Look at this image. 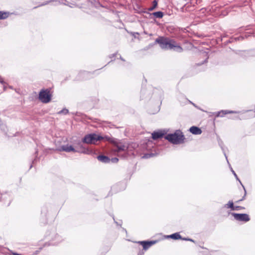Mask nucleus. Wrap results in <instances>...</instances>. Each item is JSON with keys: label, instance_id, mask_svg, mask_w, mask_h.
Segmentation results:
<instances>
[{"label": "nucleus", "instance_id": "19", "mask_svg": "<svg viewBox=\"0 0 255 255\" xmlns=\"http://www.w3.org/2000/svg\"><path fill=\"white\" fill-rule=\"evenodd\" d=\"M157 3H158V2H157V0H154L152 2L153 5H152L151 7H150L148 8V10L152 11V10H154L155 8V7L157 6Z\"/></svg>", "mask_w": 255, "mask_h": 255}, {"label": "nucleus", "instance_id": "33", "mask_svg": "<svg viewBox=\"0 0 255 255\" xmlns=\"http://www.w3.org/2000/svg\"><path fill=\"white\" fill-rule=\"evenodd\" d=\"M120 59H121L123 61H125V59L122 56H120Z\"/></svg>", "mask_w": 255, "mask_h": 255}, {"label": "nucleus", "instance_id": "35", "mask_svg": "<svg viewBox=\"0 0 255 255\" xmlns=\"http://www.w3.org/2000/svg\"><path fill=\"white\" fill-rule=\"evenodd\" d=\"M203 54L204 55V56H206V53H203Z\"/></svg>", "mask_w": 255, "mask_h": 255}, {"label": "nucleus", "instance_id": "22", "mask_svg": "<svg viewBox=\"0 0 255 255\" xmlns=\"http://www.w3.org/2000/svg\"><path fill=\"white\" fill-rule=\"evenodd\" d=\"M68 110L66 109V108H64L63 109H62V110L60 111L59 112H58V114H63V115H66L68 113Z\"/></svg>", "mask_w": 255, "mask_h": 255}, {"label": "nucleus", "instance_id": "27", "mask_svg": "<svg viewBox=\"0 0 255 255\" xmlns=\"http://www.w3.org/2000/svg\"><path fill=\"white\" fill-rule=\"evenodd\" d=\"M116 55H117V53L113 54L111 55L110 57V58L114 57L116 56Z\"/></svg>", "mask_w": 255, "mask_h": 255}, {"label": "nucleus", "instance_id": "2", "mask_svg": "<svg viewBox=\"0 0 255 255\" xmlns=\"http://www.w3.org/2000/svg\"><path fill=\"white\" fill-rule=\"evenodd\" d=\"M59 151H64L66 152H78L80 153H83L85 154H90L91 151L87 148L83 147L82 145L80 146L79 150L75 149L72 145L68 144L63 145L60 147V148L57 149Z\"/></svg>", "mask_w": 255, "mask_h": 255}, {"label": "nucleus", "instance_id": "20", "mask_svg": "<svg viewBox=\"0 0 255 255\" xmlns=\"http://www.w3.org/2000/svg\"><path fill=\"white\" fill-rule=\"evenodd\" d=\"M126 150V146L124 145H118L117 146V149L115 150L116 151L119 152L121 151H124Z\"/></svg>", "mask_w": 255, "mask_h": 255}, {"label": "nucleus", "instance_id": "25", "mask_svg": "<svg viewBox=\"0 0 255 255\" xmlns=\"http://www.w3.org/2000/svg\"><path fill=\"white\" fill-rule=\"evenodd\" d=\"M244 38L243 36H240V37H236L234 38V39L237 41V40H240V39H243Z\"/></svg>", "mask_w": 255, "mask_h": 255}, {"label": "nucleus", "instance_id": "21", "mask_svg": "<svg viewBox=\"0 0 255 255\" xmlns=\"http://www.w3.org/2000/svg\"><path fill=\"white\" fill-rule=\"evenodd\" d=\"M102 138H101V140L102 139H104V140H107V141H110V142H113V138L109 136H107V135H105V136H102Z\"/></svg>", "mask_w": 255, "mask_h": 255}, {"label": "nucleus", "instance_id": "15", "mask_svg": "<svg viewBox=\"0 0 255 255\" xmlns=\"http://www.w3.org/2000/svg\"><path fill=\"white\" fill-rule=\"evenodd\" d=\"M167 237L171 238L174 240H178V239H182V237L179 233H175L174 234H171L169 236H168Z\"/></svg>", "mask_w": 255, "mask_h": 255}, {"label": "nucleus", "instance_id": "9", "mask_svg": "<svg viewBox=\"0 0 255 255\" xmlns=\"http://www.w3.org/2000/svg\"><path fill=\"white\" fill-rule=\"evenodd\" d=\"M189 131L193 134L195 135H199L201 134L202 133V130L198 127H195V126H192L191 127Z\"/></svg>", "mask_w": 255, "mask_h": 255}, {"label": "nucleus", "instance_id": "14", "mask_svg": "<svg viewBox=\"0 0 255 255\" xmlns=\"http://www.w3.org/2000/svg\"><path fill=\"white\" fill-rule=\"evenodd\" d=\"M90 74V72H83L79 73L78 79H86L88 78L87 76Z\"/></svg>", "mask_w": 255, "mask_h": 255}, {"label": "nucleus", "instance_id": "31", "mask_svg": "<svg viewBox=\"0 0 255 255\" xmlns=\"http://www.w3.org/2000/svg\"><path fill=\"white\" fill-rule=\"evenodd\" d=\"M181 240H185V241H188V239H189V238H182L181 239Z\"/></svg>", "mask_w": 255, "mask_h": 255}, {"label": "nucleus", "instance_id": "24", "mask_svg": "<svg viewBox=\"0 0 255 255\" xmlns=\"http://www.w3.org/2000/svg\"><path fill=\"white\" fill-rule=\"evenodd\" d=\"M244 208V207L239 206H234V210H239L240 209H243Z\"/></svg>", "mask_w": 255, "mask_h": 255}, {"label": "nucleus", "instance_id": "29", "mask_svg": "<svg viewBox=\"0 0 255 255\" xmlns=\"http://www.w3.org/2000/svg\"><path fill=\"white\" fill-rule=\"evenodd\" d=\"M222 150H224V149H223V148L222 147ZM224 151V155H225V157H226V159H227V155H226V153H225V151Z\"/></svg>", "mask_w": 255, "mask_h": 255}, {"label": "nucleus", "instance_id": "4", "mask_svg": "<svg viewBox=\"0 0 255 255\" xmlns=\"http://www.w3.org/2000/svg\"><path fill=\"white\" fill-rule=\"evenodd\" d=\"M173 39L164 37H160L155 40V42L159 44L160 47L164 49H170L172 45Z\"/></svg>", "mask_w": 255, "mask_h": 255}, {"label": "nucleus", "instance_id": "6", "mask_svg": "<svg viewBox=\"0 0 255 255\" xmlns=\"http://www.w3.org/2000/svg\"><path fill=\"white\" fill-rule=\"evenodd\" d=\"M232 215L237 221L247 222L249 221L250 220L249 216L247 214H239L233 213H232Z\"/></svg>", "mask_w": 255, "mask_h": 255}, {"label": "nucleus", "instance_id": "30", "mask_svg": "<svg viewBox=\"0 0 255 255\" xmlns=\"http://www.w3.org/2000/svg\"><path fill=\"white\" fill-rule=\"evenodd\" d=\"M12 255H20V254H18V253H13L12 254Z\"/></svg>", "mask_w": 255, "mask_h": 255}, {"label": "nucleus", "instance_id": "1", "mask_svg": "<svg viewBox=\"0 0 255 255\" xmlns=\"http://www.w3.org/2000/svg\"><path fill=\"white\" fill-rule=\"evenodd\" d=\"M164 138L171 143L175 144L183 142L185 139L184 136L180 130H176L173 133H170L165 135Z\"/></svg>", "mask_w": 255, "mask_h": 255}, {"label": "nucleus", "instance_id": "18", "mask_svg": "<svg viewBox=\"0 0 255 255\" xmlns=\"http://www.w3.org/2000/svg\"><path fill=\"white\" fill-rule=\"evenodd\" d=\"M152 14L157 18H161L163 16V13L161 11H156L152 13Z\"/></svg>", "mask_w": 255, "mask_h": 255}, {"label": "nucleus", "instance_id": "17", "mask_svg": "<svg viewBox=\"0 0 255 255\" xmlns=\"http://www.w3.org/2000/svg\"><path fill=\"white\" fill-rule=\"evenodd\" d=\"M225 207L227 208H231L232 210H234V206L233 201H229L227 204L225 205Z\"/></svg>", "mask_w": 255, "mask_h": 255}, {"label": "nucleus", "instance_id": "32", "mask_svg": "<svg viewBox=\"0 0 255 255\" xmlns=\"http://www.w3.org/2000/svg\"><path fill=\"white\" fill-rule=\"evenodd\" d=\"M188 241H191V242H194V241L193 240H192L191 239H189H189H188Z\"/></svg>", "mask_w": 255, "mask_h": 255}, {"label": "nucleus", "instance_id": "11", "mask_svg": "<svg viewBox=\"0 0 255 255\" xmlns=\"http://www.w3.org/2000/svg\"><path fill=\"white\" fill-rule=\"evenodd\" d=\"M231 170H232V172H233V173L234 175V176H235V177H236V179H237V180H238L241 184H242V183H241V181H240V179H239V178H238V177L237 175L236 174V173H235V172L233 170V169H232V168H231ZM242 185V186H243V188H244V191H245V194H244V196L243 197V198H242L241 199H240V200H238V201H237V203H239V202H240V201H243L244 200H245V198H246V194H247L246 190V189H245V187H244L243 185Z\"/></svg>", "mask_w": 255, "mask_h": 255}, {"label": "nucleus", "instance_id": "10", "mask_svg": "<svg viewBox=\"0 0 255 255\" xmlns=\"http://www.w3.org/2000/svg\"><path fill=\"white\" fill-rule=\"evenodd\" d=\"M164 137V133L161 131H154L152 133V138L155 140L163 137Z\"/></svg>", "mask_w": 255, "mask_h": 255}, {"label": "nucleus", "instance_id": "26", "mask_svg": "<svg viewBox=\"0 0 255 255\" xmlns=\"http://www.w3.org/2000/svg\"><path fill=\"white\" fill-rule=\"evenodd\" d=\"M208 58V57L206 58V59L204 60L203 62H202L201 63H198L197 65H201V64H203L204 63H206L207 62Z\"/></svg>", "mask_w": 255, "mask_h": 255}, {"label": "nucleus", "instance_id": "34", "mask_svg": "<svg viewBox=\"0 0 255 255\" xmlns=\"http://www.w3.org/2000/svg\"><path fill=\"white\" fill-rule=\"evenodd\" d=\"M0 82L2 84L4 83V81L1 79H0Z\"/></svg>", "mask_w": 255, "mask_h": 255}, {"label": "nucleus", "instance_id": "5", "mask_svg": "<svg viewBox=\"0 0 255 255\" xmlns=\"http://www.w3.org/2000/svg\"><path fill=\"white\" fill-rule=\"evenodd\" d=\"M52 95L49 89L42 90L39 94V99L43 103L49 102L51 99Z\"/></svg>", "mask_w": 255, "mask_h": 255}, {"label": "nucleus", "instance_id": "23", "mask_svg": "<svg viewBox=\"0 0 255 255\" xmlns=\"http://www.w3.org/2000/svg\"><path fill=\"white\" fill-rule=\"evenodd\" d=\"M111 159V161L113 163H116L119 161V159L117 157L112 158Z\"/></svg>", "mask_w": 255, "mask_h": 255}, {"label": "nucleus", "instance_id": "12", "mask_svg": "<svg viewBox=\"0 0 255 255\" xmlns=\"http://www.w3.org/2000/svg\"><path fill=\"white\" fill-rule=\"evenodd\" d=\"M98 159L103 163H109L111 161L110 158L105 155H100L97 156Z\"/></svg>", "mask_w": 255, "mask_h": 255}, {"label": "nucleus", "instance_id": "3", "mask_svg": "<svg viewBox=\"0 0 255 255\" xmlns=\"http://www.w3.org/2000/svg\"><path fill=\"white\" fill-rule=\"evenodd\" d=\"M102 136L97 135L95 133H90L86 135L82 139V141L87 144H95L98 141L101 140Z\"/></svg>", "mask_w": 255, "mask_h": 255}, {"label": "nucleus", "instance_id": "28", "mask_svg": "<svg viewBox=\"0 0 255 255\" xmlns=\"http://www.w3.org/2000/svg\"><path fill=\"white\" fill-rule=\"evenodd\" d=\"M144 156L146 157V158H148V157H150L151 156V154H149V155H144Z\"/></svg>", "mask_w": 255, "mask_h": 255}, {"label": "nucleus", "instance_id": "8", "mask_svg": "<svg viewBox=\"0 0 255 255\" xmlns=\"http://www.w3.org/2000/svg\"><path fill=\"white\" fill-rule=\"evenodd\" d=\"M170 49H173L174 51L178 52L183 51V48L180 45H177L174 40L172 41V45Z\"/></svg>", "mask_w": 255, "mask_h": 255}, {"label": "nucleus", "instance_id": "13", "mask_svg": "<svg viewBox=\"0 0 255 255\" xmlns=\"http://www.w3.org/2000/svg\"><path fill=\"white\" fill-rule=\"evenodd\" d=\"M237 113V112L234 111L222 110L220 112H218L217 116V117H219V116L223 117L227 114Z\"/></svg>", "mask_w": 255, "mask_h": 255}, {"label": "nucleus", "instance_id": "16", "mask_svg": "<svg viewBox=\"0 0 255 255\" xmlns=\"http://www.w3.org/2000/svg\"><path fill=\"white\" fill-rule=\"evenodd\" d=\"M8 12L0 11V20L6 18L8 16Z\"/></svg>", "mask_w": 255, "mask_h": 255}, {"label": "nucleus", "instance_id": "7", "mask_svg": "<svg viewBox=\"0 0 255 255\" xmlns=\"http://www.w3.org/2000/svg\"><path fill=\"white\" fill-rule=\"evenodd\" d=\"M156 242H157L156 241H139L137 243L142 246L143 249L144 250H147L151 246L154 245Z\"/></svg>", "mask_w": 255, "mask_h": 255}]
</instances>
